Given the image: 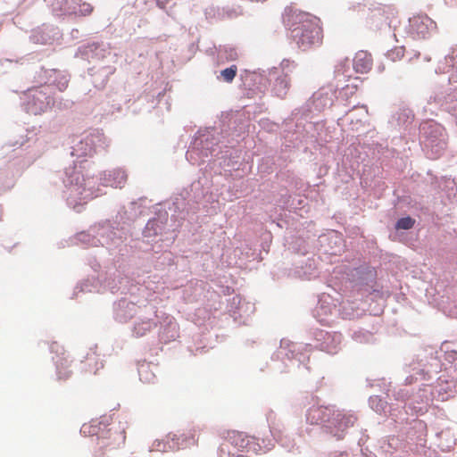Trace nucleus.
<instances>
[{
  "instance_id": "nucleus-1",
  "label": "nucleus",
  "mask_w": 457,
  "mask_h": 457,
  "mask_svg": "<svg viewBox=\"0 0 457 457\" xmlns=\"http://www.w3.org/2000/svg\"><path fill=\"white\" fill-rule=\"evenodd\" d=\"M283 22L290 30V36L303 50L319 46L322 40L320 19L295 6H287L283 13Z\"/></svg>"
},
{
  "instance_id": "nucleus-2",
  "label": "nucleus",
  "mask_w": 457,
  "mask_h": 457,
  "mask_svg": "<svg viewBox=\"0 0 457 457\" xmlns=\"http://www.w3.org/2000/svg\"><path fill=\"white\" fill-rule=\"evenodd\" d=\"M261 445L257 438L244 432L228 430L220 445V457H244L248 453H258Z\"/></svg>"
},
{
  "instance_id": "nucleus-3",
  "label": "nucleus",
  "mask_w": 457,
  "mask_h": 457,
  "mask_svg": "<svg viewBox=\"0 0 457 457\" xmlns=\"http://www.w3.org/2000/svg\"><path fill=\"white\" fill-rule=\"evenodd\" d=\"M81 431L85 435L97 436V449L95 453V457H104L107 453H111L124 445L126 436L123 431L118 429L108 428L101 430L98 434L95 421L88 424H84Z\"/></svg>"
},
{
  "instance_id": "nucleus-4",
  "label": "nucleus",
  "mask_w": 457,
  "mask_h": 457,
  "mask_svg": "<svg viewBox=\"0 0 457 457\" xmlns=\"http://www.w3.org/2000/svg\"><path fill=\"white\" fill-rule=\"evenodd\" d=\"M436 29V23L427 14H418L410 19V33L415 38H425Z\"/></svg>"
},
{
  "instance_id": "nucleus-5",
  "label": "nucleus",
  "mask_w": 457,
  "mask_h": 457,
  "mask_svg": "<svg viewBox=\"0 0 457 457\" xmlns=\"http://www.w3.org/2000/svg\"><path fill=\"white\" fill-rule=\"evenodd\" d=\"M420 130L426 137V146L432 145L437 140V145H440V147L445 144L440 138L443 136L444 129L438 123L433 120L424 121L420 124Z\"/></svg>"
},
{
  "instance_id": "nucleus-6",
  "label": "nucleus",
  "mask_w": 457,
  "mask_h": 457,
  "mask_svg": "<svg viewBox=\"0 0 457 457\" xmlns=\"http://www.w3.org/2000/svg\"><path fill=\"white\" fill-rule=\"evenodd\" d=\"M168 437L173 442L172 447L177 449L194 446L198 443V433L195 428L185 430L179 434L170 433Z\"/></svg>"
},
{
  "instance_id": "nucleus-7",
  "label": "nucleus",
  "mask_w": 457,
  "mask_h": 457,
  "mask_svg": "<svg viewBox=\"0 0 457 457\" xmlns=\"http://www.w3.org/2000/svg\"><path fill=\"white\" fill-rule=\"evenodd\" d=\"M50 104L51 99L49 97H46L42 91L36 90L27 105L30 112L39 114L46 112Z\"/></svg>"
},
{
  "instance_id": "nucleus-8",
  "label": "nucleus",
  "mask_w": 457,
  "mask_h": 457,
  "mask_svg": "<svg viewBox=\"0 0 457 457\" xmlns=\"http://www.w3.org/2000/svg\"><path fill=\"white\" fill-rule=\"evenodd\" d=\"M335 414V411L330 407L317 406L312 407L307 413V420L312 424L319 422H330V415Z\"/></svg>"
},
{
  "instance_id": "nucleus-9",
  "label": "nucleus",
  "mask_w": 457,
  "mask_h": 457,
  "mask_svg": "<svg viewBox=\"0 0 457 457\" xmlns=\"http://www.w3.org/2000/svg\"><path fill=\"white\" fill-rule=\"evenodd\" d=\"M104 364L99 358L95 354H88L86 359L81 362V372L89 375H96L97 371L103 369Z\"/></svg>"
},
{
  "instance_id": "nucleus-10",
  "label": "nucleus",
  "mask_w": 457,
  "mask_h": 457,
  "mask_svg": "<svg viewBox=\"0 0 457 457\" xmlns=\"http://www.w3.org/2000/svg\"><path fill=\"white\" fill-rule=\"evenodd\" d=\"M71 361L68 357H59L56 361L58 378L65 380L71 377V371L69 370Z\"/></svg>"
},
{
  "instance_id": "nucleus-11",
  "label": "nucleus",
  "mask_w": 457,
  "mask_h": 457,
  "mask_svg": "<svg viewBox=\"0 0 457 457\" xmlns=\"http://www.w3.org/2000/svg\"><path fill=\"white\" fill-rule=\"evenodd\" d=\"M445 62L447 66L446 70L444 68L445 72H448L451 70L457 71V49H453L452 52L445 56Z\"/></svg>"
},
{
  "instance_id": "nucleus-12",
  "label": "nucleus",
  "mask_w": 457,
  "mask_h": 457,
  "mask_svg": "<svg viewBox=\"0 0 457 457\" xmlns=\"http://www.w3.org/2000/svg\"><path fill=\"white\" fill-rule=\"evenodd\" d=\"M237 73V67L236 65H231L228 68H226L220 71V76L222 79L227 83H231Z\"/></svg>"
},
{
  "instance_id": "nucleus-13",
  "label": "nucleus",
  "mask_w": 457,
  "mask_h": 457,
  "mask_svg": "<svg viewBox=\"0 0 457 457\" xmlns=\"http://www.w3.org/2000/svg\"><path fill=\"white\" fill-rule=\"evenodd\" d=\"M404 52L405 50L403 46H396L387 52L386 57L392 62H397L404 56Z\"/></svg>"
},
{
  "instance_id": "nucleus-14",
  "label": "nucleus",
  "mask_w": 457,
  "mask_h": 457,
  "mask_svg": "<svg viewBox=\"0 0 457 457\" xmlns=\"http://www.w3.org/2000/svg\"><path fill=\"white\" fill-rule=\"evenodd\" d=\"M362 54H358L354 58V68L356 71L359 72H367L370 70V62L369 61L365 63L362 62Z\"/></svg>"
},
{
  "instance_id": "nucleus-15",
  "label": "nucleus",
  "mask_w": 457,
  "mask_h": 457,
  "mask_svg": "<svg viewBox=\"0 0 457 457\" xmlns=\"http://www.w3.org/2000/svg\"><path fill=\"white\" fill-rule=\"evenodd\" d=\"M415 220L411 217H404L398 220L395 228L397 229H410L413 227Z\"/></svg>"
},
{
  "instance_id": "nucleus-16",
  "label": "nucleus",
  "mask_w": 457,
  "mask_h": 457,
  "mask_svg": "<svg viewBox=\"0 0 457 457\" xmlns=\"http://www.w3.org/2000/svg\"><path fill=\"white\" fill-rule=\"evenodd\" d=\"M79 12L81 14V15H89L92 12H93V6L88 4V3H80L79 4Z\"/></svg>"
},
{
  "instance_id": "nucleus-17",
  "label": "nucleus",
  "mask_w": 457,
  "mask_h": 457,
  "mask_svg": "<svg viewBox=\"0 0 457 457\" xmlns=\"http://www.w3.org/2000/svg\"><path fill=\"white\" fill-rule=\"evenodd\" d=\"M114 175L119 179V181L114 185L115 187H122L127 180V175L121 170L115 171Z\"/></svg>"
},
{
  "instance_id": "nucleus-18",
  "label": "nucleus",
  "mask_w": 457,
  "mask_h": 457,
  "mask_svg": "<svg viewBox=\"0 0 457 457\" xmlns=\"http://www.w3.org/2000/svg\"><path fill=\"white\" fill-rule=\"evenodd\" d=\"M375 12H376L373 15L375 17H382L384 14H386V19H385L386 21H387V20H389V16L392 14L390 8H387L386 10H383L382 8H376Z\"/></svg>"
},
{
  "instance_id": "nucleus-19",
  "label": "nucleus",
  "mask_w": 457,
  "mask_h": 457,
  "mask_svg": "<svg viewBox=\"0 0 457 457\" xmlns=\"http://www.w3.org/2000/svg\"><path fill=\"white\" fill-rule=\"evenodd\" d=\"M228 55H227V60L228 61H235L238 58V54H237V52L236 51V49L234 48H229L228 51H226Z\"/></svg>"
},
{
  "instance_id": "nucleus-20",
  "label": "nucleus",
  "mask_w": 457,
  "mask_h": 457,
  "mask_svg": "<svg viewBox=\"0 0 457 457\" xmlns=\"http://www.w3.org/2000/svg\"><path fill=\"white\" fill-rule=\"evenodd\" d=\"M403 114H404L407 119H411V120H413L414 115L410 110H404Z\"/></svg>"
},
{
  "instance_id": "nucleus-21",
  "label": "nucleus",
  "mask_w": 457,
  "mask_h": 457,
  "mask_svg": "<svg viewBox=\"0 0 457 457\" xmlns=\"http://www.w3.org/2000/svg\"><path fill=\"white\" fill-rule=\"evenodd\" d=\"M341 416H342V414L339 411H337V420H340L339 428H341L342 420L344 419V417L340 418Z\"/></svg>"
},
{
  "instance_id": "nucleus-22",
  "label": "nucleus",
  "mask_w": 457,
  "mask_h": 457,
  "mask_svg": "<svg viewBox=\"0 0 457 457\" xmlns=\"http://www.w3.org/2000/svg\"><path fill=\"white\" fill-rule=\"evenodd\" d=\"M278 84H280V85L284 84L286 88L288 87L287 82L285 79H279Z\"/></svg>"
},
{
  "instance_id": "nucleus-23",
  "label": "nucleus",
  "mask_w": 457,
  "mask_h": 457,
  "mask_svg": "<svg viewBox=\"0 0 457 457\" xmlns=\"http://www.w3.org/2000/svg\"><path fill=\"white\" fill-rule=\"evenodd\" d=\"M94 421H95V424L96 425V430L98 431V434H100V433H101V431H99V430H100V428H98V425H101V422H98V424H97V423H96V420H94Z\"/></svg>"
},
{
  "instance_id": "nucleus-24",
  "label": "nucleus",
  "mask_w": 457,
  "mask_h": 457,
  "mask_svg": "<svg viewBox=\"0 0 457 457\" xmlns=\"http://www.w3.org/2000/svg\"><path fill=\"white\" fill-rule=\"evenodd\" d=\"M157 4H158L160 7H162V8H163V7H164V5H163L161 2H159V1L157 2Z\"/></svg>"
},
{
  "instance_id": "nucleus-25",
  "label": "nucleus",
  "mask_w": 457,
  "mask_h": 457,
  "mask_svg": "<svg viewBox=\"0 0 457 457\" xmlns=\"http://www.w3.org/2000/svg\"><path fill=\"white\" fill-rule=\"evenodd\" d=\"M378 69H379L381 71H384V67H382V68L378 67Z\"/></svg>"
},
{
  "instance_id": "nucleus-26",
  "label": "nucleus",
  "mask_w": 457,
  "mask_h": 457,
  "mask_svg": "<svg viewBox=\"0 0 457 457\" xmlns=\"http://www.w3.org/2000/svg\"><path fill=\"white\" fill-rule=\"evenodd\" d=\"M72 2H75V0H71Z\"/></svg>"
}]
</instances>
